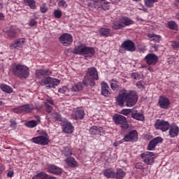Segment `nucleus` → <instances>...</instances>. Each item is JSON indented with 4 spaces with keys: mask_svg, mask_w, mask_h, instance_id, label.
<instances>
[{
    "mask_svg": "<svg viewBox=\"0 0 179 179\" xmlns=\"http://www.w3.org/2000/svg\"><path fill=\"white\" fill-rule=\"evenodd\" d=\"M116 101L120 107H124V103H126V107H134L138 102V94L135 91L122 92L116 97Z\"/></svg>",
    "mask_w": 179,
    "mask_h": 179,
    "instance_id": "1",
    "label": "nucleus"
},
{
    "mask_svg": "<svg viewBox=\"0 0 179 179\" xmlns=\"http://www.w3.org/2000/svg\"><path fill=\"white\" fill-rule=\"evenodd\" d=\"M12 72L15 76L20 79H27L30 75V69L27 66L15 64L12 68Z\"/></svg>",
    "mask_w": 179,
    "mask_h": 179,
    "instance_id": "2",
    "label": "nucleus"
},
{
    "mask_svg": "<svg viewBox=\"0 0 179 179\" xmlns=\"http://www.w3.org/2000/svg\"><path fill=\"white\" fill-rule=\"evenodd\" d=\"M94 80H99V73L96 67H90L87 69V75L84 77L83 83L85 86H89V85L94 86L96 85Z\"/></svg>",
    "mask_w": 179,
    "mask_h": 179,
    "instance_id": "3",
    "label": "nucleus"
},
{
    "mask_svg": "<svg viewBox=\"0 0 179 179\" xmlns=\"http://www.w3.org/2000/svg\"><path fill=\"white\" fill-rule=\"evenodd\" d=\"M73 54L76 55H85V57H93L96 53L94 48L78 45L74 48Z\"/></svg>",
    "mask_w": 179,
    "mask_h": 179,
    "instance_id": "4",
    "label": "nucleus"
},
{
    "mask_svg": "<svg viewBox=\"0 0 179 179\" xmlns=\"http://www.w3.org/2000/svg\"><path fill=\"white\" fill-rule=\"evenodd\" d=\"M59 80L57 78L47 77L46 78L42 79L39 83L41 86H46L47 89H51V87L55 89V87L59 85Z\"/></svg>",
    "mask_w": 179,
    "mask_h": 179,
    "instance_id": "5",
    "label": "nucleus"
},
{
    "mask_svg": "<svg viewBox=\"0 0 179 179\" xmlns=\"http://www.w3.org/2000/svg\"><path fill=\"white\" fill-rule=\"evenodd\" d=\"M113 120L115 124L121 125V128L122 129H128L129 127V124H128V122H127V117H125V116L116 114L113 116Z\"/></svg>",
    "mask_w": 179,
    "mask_h": 179,
    "instance_id": "6",
    "label": "nucleus"
},
{
    "mask_svg": "<svg viewBox=\"0 0 179 179\" xmlns=\"http://www.w3.org/2000/svg\"><path fill=\"white\" fill-rule=\"evenodd\" d=\"M143 162L148 166H152L155 163V159H156V155L151 152H145L141 155Z\"/></svg>",
    "mask_w": 179,
    "mask_h": 179,
    "instance_id": "7",
    "label": "nucleus"
},
{
    "mask_svg": "<svg viewBox=\"0 0 179 179\" xmlns=\"http://www.w3.org/2000/svg\"><path fill=\"white\" fill-rule=\"evenodd\" d=\"M155 128L162 131V132H166L170 129V122L164 120L158 119L155 122Z\"/></svg>",
    "mask_w": 179,
    "mask_h": 179,
    "instance_id": "8",
    "label": "nucleus"
},
{
    "mask_svg": "<svg viewBox=\"0 0 179 179\" xmlns=\"http://www.w3.org/2000/svg\"><path fill=\"white\" fill-rule=\"evenodd\" d=\"M59 41L65 47H68L73 43V37L70 34H63L59 36Z\"/></svg>",
    "mask_w": 179,
    "mask_h": 179,
    "instance_id": "9",
    "label": "nucleus"
},
{
    "mask_svg": "<svg viewBox=\"0 0 179 179\" xmlns=\"http://www.w3.org/2000/svg\"><path fill=\"white\" fill-rule=\"evenodd\" d=\"M122 48H124V50H125V51H129L130 52H134V51H135V50H136L135 43L131 40L125 41L121 45L120 48V52H122Z\"/></svg>",
    "mask_w": 179,
    "mask_h": 179,
    "instance_id": "10",
    "label": "nucleus"
},
{
    "mask_svg": "<svg viewBox=\"0 0 179 179\" xmlns=\"http://www.w3.org/2000/svg\"><path fill=\"white\" fill-rule=\"evenodd\" d=\"M33 143H36V145H41V146H47L50 143V138L47 136H39L37 137H34L31 139Z\"/></svg>",
    "mask_w": 179,
    "mask_h": 179,
    "instance_id": "11",
    "label": "nucleus"
},
{
    "mask_svg": "<svg viewBox=\"0 0 179 179\" xmlns=\"http://www.w3.org/2000/svg\"><path fill=\"white\" fill-rule=\"evenodd\" d=\"M123 142H137L138 141V131L132 130L126 134L122 139Z\"/></svg>",
    "mask_w": 179,
    "mask_h": 179,
    "instance_id": "12",
    "label": "nucleus"
},
{
    "mask_svg": "<svg viewBox=\"0 0 179 179\" xmlns=\"http://www.w3.org/2000/svg\"><path fill=\"white\" fill-rule=\"evenodd\" d=\"M61 126L64 134H72L75 128L72 125V123H71V122H69L66 119L63 120V121L61 122Z\"/></svg>",
    "mask_w": 179,
    "mask_h": 179,
    "instance_id": "13",
    "label": "nucleus"
},
{
    "mask_svg": "<svg viewBox=\"0 0 179 179\" xmlns=\"http://www.w3.org/2000/svg\"><path fill=\"white\" fill-rule=\"evenodd\" d=\"M148 65H156L159 62V57L153 53H149L144 58Z\"/></svg>",
    "mask_w": 179,
    "mask_h": 179,
    "instance_id": "14",
    "label": "nucleus"
},
{
    "mask_svg": "<svg viewBox=\"0 0 179 179\" xmlns=\"http://www.w3.org/2000/svg\"><path fill=\"white\" fill-rule=\"evenodd\" d=\"M85 115V110L82 108H77L72 115V118L76 120H83Z\"/></svg>",
    "mask_w": 179,
    "mask_h": 179,
    "instance_id": "15",
    "label": "nucleus"
},
{
    "mask_svg": "<svg viewBox=\"0 0 179 179\" xmlns=\"http://www.w3.org/2000/svg\"><path fill=\"white\" fill-rule=\"evenodd\" d=\"M162 142H163V139L160 136L153 138L148 143V150H155L156 146H157L159 143H162Z\"/></svg>",
    "mask_w": 179,
    "mask_h": 179,
    "instance_id": "16",
    "label": "nucleus"
},
{
    "mask_svg": "<svg viewBox=\"0 0 179 179\" xmlns=\"http://www.w3.org/2000/svg\"><path fill=\"white\" fill-rule=\"evenodd\" d=\"M158 104L160 108H163L164 110H167L170 106V99H169L166 96H160L159 98Z\"/></svg>",
    "mask_w": 179,
    "mask_h": 179,
    "instance_id": "17",
    "label": "nucleus"
},
{
    "mask_svg": "<svg viewBox=\"0 0 179 179\" xmlns=\"http://www.w3.org/2000/svg\"><path fill=\"white\" fill-rule=\"evenodd\" d=\"M24 43H26V39L24 38H18L10 43V50L17 48H22V47H23L24 45Z\"/></svg>",
    "mask_w": 179,
    "mask_h": 179,
    "instance_id": "18",
    "label": "nucleus"
},
{
    "mask_svg": "<svg viewBox=\"0 0 179 179\" xmlns=\"http://www.w3.org/2000/svg\"><path fill=\"white\" fill-rule=\"evenodd\" d=\"M48 170L49 173H51V174H55V176H61V174H62V169L55 165H49Z\"/></svg>",
    "mask_w": 179,
    "mask_h": 179,
    "instance_id": "19",
    "label": "nucleus"
},
{
    "mask_svg": "<svg viewBox=\"0 0 179 179\" xmlns=\"http://www.w3.org/2000/svg\"><path fill=\"white\" fill-rule=\"evenodd\" d=\"M52 72L48 69H38L36 70L35 76L37 79H40L41 76H50Z\"/></svg>",
    "mask_w": 179,
    "mask_h": 179,
    "instance_id": "20",
    "label": "nucleus"
},
{
    "mask_svg": "<svg viewBox=\"0 0 179 179\" xmlns=\"http://www.w3.org/2000/svg\"><path fill=\"white\" fill-rule=\"evenodd\" d=\"M101 94L102 96H104L105 97L110 96V87H108V85L106 82H102L101 84Z\"/></svg>",
    "mask_w": 179,
    "mask_h": 179,
    "instance_id": "21",
    "label": "nucleus"
},
{
    "mask_svg": "<svg viewBox=\"0 0 179 179\" xmlns=\"http://www.w3.org/2000/svg\"><path fill=\"white\" fill-rule=\"evenodd\" d=\"M131 118L137 121H145V115L138 110H133L131 112Z\"/></svg>",
    "mask_w": 179,
    "mask_h": 179,
    "instance_id": "22",
    "label": "nucleus"
},
{
    "mask_svg": "<svg viewBox=\"0 0 179 179\" xmlns=\"http://www.w3.org/2000/svg\"><path fill=\"white\" fill-rule=\"evenodd\" d=\"M179 128L177 125H172L169 127V136L170 138H176L178 136Z\"/></svg>",
    "mask_w": 179,
    "mask_h": 179,
    "instance_id": "23",
    "label": "nucleus"
},
{
    "mask_svg": "<svg viewBox=\"0 0 179 179\" xmlns=\"http://www.w3.org/2000/svg\"><path fill=\"white\" fill-rule=\"evenodd\" d=\"M99 33L101 37H111V29H110V28H100Z\"/></svg>",
    "mask_w": 179,
    "mask_h": 179,
    "instance_id": "24",
    "label": "nucleus"
},
{
    "mask_svg": "<svg viewBox=\"0 0 179 179\" xmlns=\"http://www.w3.org/2000/svg\"><path fill=\"white\" fill-rule=\"evenodd\" d=\"M6 34L8 38H16V29L13 26L8 27Z\"/></svg>",
    "mask_w": 179,
    "mask_h": 179,
    "instance_id": "25",
    "label": "nucleus"
},
{
    "mask_svg": "<svg viewBox=\"0 0 179 179\" xmlns=\"http://www.w3.org/2000/svg\"><path fill=\"white\" fill-rule=\"evenodd\" d=\"M103 176L106 178H115V172L113 169L109 168L103 171Z\"/></svg>",
    "mask_w": 179,
    "mask_h": 179,
    "instance_id": "26",
    "label": "nucleus"
},
{
    "mask_svg": "<svg viewBox=\"0 0 179 179\" xmlns=\"http://www.w3.org/2000/svg\"><path fill=\"white\" fill-rule=\"evenodd\" d=\"M0 89L2 90V92H4V93H8V94L13 93V89L6 84H1Z\"/></svg>",
    "mask_w": 179,
    "mask_h": 179,
    "instance_id": "27",
    "label": "nucleus"
},
{
    "mask_svg": "<svg viewBox=\"0 0 179 179\" xmlns=\"http://www.w3.org/2000/svg\"><path fill=\"white\" fill-rule=\"evenodd\" d=\"M70 167H78V162L73 157H69L64 160Z\"/></svg>",
    "mask_w": 179,
    "mask_h": 179,
    "instance_id": "28",
    "label": "nucleus"
},
{
    "mask_svg": "<svg viewBox=\"0 0 179 179\" xmlns=\"http://www.w3.org/2000/svg\"><path fill=\"white\" fill-rule=\"evenodd\" d=\"M148 37L151 39V41H154V43H160V40H162L160 35H156L155 34H148Z\"/></svg>",
    "mask_w": 179,
    "mask_h": 179,
    "instance_id": "29",
    "label": "nucleus"
},
{
    "mask_svg": "<svg viewBox=\"0 0 179 179\" xmlns=\"http://www.w3.org/2000/svg\"><path fill=\"white\" fill-rule=\"evenodd\" d=\"M62 155L65 156V157H68L69 156H72L73 153L72 152V149H71L69 147H64L62 150Z\"/></svg>",
    "mask_w": 179,
    "mask_h": 179,
    "instance_id": "30",
    "label": "nucleus"
},
{
    "mask_svg": "<svg viewBox=\"0 0 179 179\" xmlns=\"http://www.w3.org/2000/svg\"><path fill=\"white\" fill-rule=\"evenodd\" d=\"M125 171H124V170H122V169H118L116 171V173H115V178L117 179H123L124 177H125Z\"/></svg>",
    "mask_w": 179,
    "mask_h": 179,
    "instance_id": "31",
    "label": "nucleus"
},
{
    "mask_svg": "<svg viewBox=\"0 0 179 179\" xmlns=\"http://www.w3.org/2000/svg\"><path fill=\"white\" fill-rule=\"evenodd\" d=\"M26 6H29L30 9H36V0H24Z\"/></svg>",
    "mask_w": 179,
    "mask_h": 179,
    "instance_id": "32",
    "label": "nucleus"
},
{
    "mask_svg": "<svg viewBox=\"0 0 179 179\" xmlns=\"http://www.w3.org/2000/svg\"><path fill=\"white\" fill-rule=\"evenodd\" d=\"M22 113H31L34 110V107L30 104H25L21 106Z\"/></svg>",
    "mask_w": 179,
    "mask_h": 179,
    "instance_id": "33",
    "label": "nucleus"
},
{
    "mask_svg": "<svg viewBox=\"0 0 179 179\" xmlns=\"http://www.w3.org/2000/svg\"><path fill=\"white\" fill-rule=\"evenodd\" d=\"M83 89L82 83H77L71 87V92H80Z\"/></svg>",
    "mask_w": 179,
    "mask_h": 179,
    "instance_id": "34",
    "label": "nucleus"
},
{
    "mask_svg": "<svg viewBox=\"0 0 179 179\" xmlns=\"http://www.w3.org/2000/svg\"><path fill=\"white\" fill-rule=\"evenodd\" d=\"M101 131V127H97L96 126H93L90 129V132L91 135H98V134H100Z\"/></svg>",
    "mask_w": 179,
    "mask_h": 179,
    "instance_id": "35",
    "label": "nucleus"
},
{
    "mask_svg": "<svg viewBox=\"0 0 179 179\" xmlns=\"http://www.w3.org/2000/svg\"><path fill=\"white\" fill-rule=\"evenodd\" d=\"M51 117H53V119L56 121H59L60 122H62V121H64V119L62 120V116L61 115V114H59V113L55 112L51 114Z\"/></svg>",
    "mask_w": 179,
    "mask_h": 179,
    "instance_id": "36",
    "label": "nucleus"
},
{
    "mask_svg": "<svg viewBox=\"0 0 179 179\" xmlns=\"http://www.w3.org/2000/svg\"><path fill=\"white\" fill-rule=\"evenodd\" d=\"M34 177H36V178H41V179H48L50 176H48V174H47V173L42 171L36 174Z\"/></svg>",
    "mask_w": 179,
    "mask_h": 179,
    "instance_id": "37",
    "label": "nucleus"
},
{
    "mask_svg": "<svg viewBox=\"0 0 179 179\" xmlns=\"http://www.w3.org/2000/svg\"><path fill=\"white\" fill-rule=\"evenodd\" d=\"M168 27L171 29V30H178V25L175 21H170L168 22Z\"/></svg>",
    "mask_w": 179,
    "mask_h": 179,
    "instance_id": "38",
    "label": "nucleus"
},
{
    "mask_svg": "<svg viewBox=\"0 0 179 179\" xmlns=\"http://www.w3.org/2000/svg\"><path fill=\"white\" fill-rule=\"evenodd\" d=\"M159 0H144V3L147 8H153V6Z\"/></svg>",
    "mask_w": 179,
    "mask_h": 179,
    "instance_id": "39",
    "label": "nucleus"
},
{
    "mask_svg": "<svg viewBox=\"0 0 179 179\" xmlns=\"http://www.w3.org/2000/svg\"><path fill=\"white\" fill-rule=\"evenodd\" d=\"M24 125L28 128H34V127H37V122L36 120L28 121L24 123Z\"/></svg>",
    "mask_w": 179,
    "mask_h": 179,
    "instance_id": "40",
    "label": "nucleus"
},
{
    "mask_svg": "<svg viewBox=\"0 0 179 179\" xmlns=\"http://www.w3.org/2000/svg\"><path fill=\"white\" fill-rule=\"evenodd\" d=\"M131 78L139 80V79H143V74H139L138 72H134L131 74Z\"/></svg>",
    "mask_w": 179,
    "mask_h": 179,
    "instance_id": "41",
    "label": "nucleus"
},
{
    "mask_svg": "<svg viewBox=\"0 0 179 179\" xmlns=\"http://www.w3.org/2000/svg\"><path fill=\"white\" fill-rule=\"evenodd\" d=\"M121 23L124 25V27H125L126 26H129V24H132L133 22L132 20H131V19L125 17L123 19Z\"/></svg>",
    "mask_w": 179,
    "mask_h": 179,
    "instance_id": "42",
    "label": "nucleus"
},
{
    "mask_svg": "<svg viewBox=\"0 0 179 179\" xmlns=\"http://www.w3.org/2000/svg\"><path fill=\"white\" fill-rule=\"evenodd\" d=\"M113 29L114 30H119V29H123L124 27V24L118 23V22H114L112 26Z\"/></svg>",
    "mask_w": 179,
    "mask_h": 179,
    "instance_id": "43",
    "label": "nucleus"
},
{
    "mask_svg": "<svg viewBox=\"0 0 179 179\" xmlns=\"http://www.w3.org/2000/svg\"><path fill=\"white\" fill-rule=\"evenodd\" d=\"M40 10L41 13H47L48 11V7L47 6V3H43L40 7Z\"/></svg>",
    "mask_w": 179,
    "mask_h": 179,
    "instance_id": "44",
    "label": "nucleus"
},
{
    "mask_svg": "<svg viewBox=\"0 0 179 179\" xmlns=\"http://www.w3.org/2000/svg\"><path fill=\"white\" fill-rule=\"evenodd\" d=\"M55 17L57 19H61L62 17V11L60 10H55L54 11Z\"/></svg>",
    "mask_w": 179,
    "mask_h": 179,
    "instance_id": "45",
    "label": "nucleus"
},
{
    "mask_svg": "<svg viewBox=\"0 0 179 179\" xmlns=\"http://www.w3.org/2000/svg\"><path fill=\"white\" fill-rule=\"evenodd\" d=\"M136 86L138 87V89L143 90L145 89V82H143V80H140L136 83Z\"/></svg>",
    "mask_w": 179,
    "mask_h": 179,
    "instance_id": "46",
    "label": "nucleus"
},
{
    "mask_svg": "<svg viewBox=\"0 0 179 179\" xmlns=\"http://www.w3.org/2000/svg\"><path fill=\"white\" fill-rule=\"evenodd\" d=\"M93 2H95V3H91L89 4V7L91 8V9H94L96 8V5H97V2H101V1L103 0H92Z\"/></svg>",
    "mask_w": 179,
    "mask_h": 179,
    "instance_id": "47",
    "label": "nucleus"
},
{
    "mask_svg": "<svg viewBox=\"0 0 179 179\" xmlns=\"http://www.w3.org/2000/svg\"><path fill=\"white\" fill-rule=\"evenodd\" d=\"M58 6H59V8H66L68 5L66 4V1H65V0H60L58 2Z\"/></svg>",
    "mask_w": 179,
    "mask_h": 179,
    "instance_id": "48",
    "label": "nucleus"
},
{
    "mask_svg": "<svg viewBox=\"0 0 179 179\" xmlns=\"http://www.w3.org/2000/svg\"><path fill=\"white\" fill-rule=\"evenodd\" d=\"M171 43H172L171 47H172V48H173V50H177L179 48V42L178 41H172Z\"/></svg>",
    "mask_w": 179,
    "mask_h": 179,
    "instance_id": "49",
    "label": "nucleus"
},
{
    "mask_svg": "<svg viewBox=\"0 0 179 179\" xmlns=\"http://www.w3.org/2000/svg\"><path fill=\"white\" fill-rule=\"evenodd\" d=\"M36 24H37V21L36 20V19H31L29 20V26H30V27H34V26H36Z\"/></svg>",
    "mask_w": 179,
    "mask_h": 179,
    "instance_id": "50",
    "label": "nucleus"
},
{
    "mask_svg": "<svg viewBox=\"0 0 179 179\" xmlns=\"http://www.w3.org/2000/svg\"><path fill=\"white\" fill-rule=\"evenodd\" d=\"M132 113V110L131 109H123L122 110V114L123 115H129V114Z\"/></svg>",
    "mask_w": 179,
    "mask_h": 179,
    "instance_id": "51",
    "label": "nucleus"
},
{
    "mask_svg": "<svg viewBox=\"0 0 179 179\" xmlns=\"http://www.w3.org/2000/svg\"><path fill=\"white\" fill-rule=\"evenodd\" d=\"M13 112L15 113V114H22V113H23L22 106L14 108Z\"/></svg>",
    "mask_w": 179,
    "mask_h": 179,
    "instance_id": "52",
    "label": "nucleus"
},
{
    "mask_svg": "<svg viewBox=\"0 0 179 179\" xmlns=\"http://www.w3.org/2000/svg\"><path fill=\"white\" fill-rule=\"evenodd\" d=\"M45 107L46 108V113H51V111H52V106H50L48 103H45Z\"/></svg>",
    "mask_w": 179,
    "mask_h": 179,
    "instance_id": "53",
    "label": "nucleus"
},
{
    "mask_svg": "<svg viewBox=\"0 0 179 179\" xmlns=\"http://www.w3.org/2000/svg\"><path fill=\"white\" fill-rule=\"evenodd\" d=\"M110 87L112 90H118V84H117L116 83H111Z\"/></svg>",
    "mask_w": 179,
    "mask_h": 179,
    "instance_id": "54",
    "label": "nucleus"
},
{
    "mask_svg": "<svg viewBox=\"0 0 179 179\" xmlns=\"http://www.w3.org/2000/svg\"><path fill=\"white\" fill-rule=\"evenodd\" d=\"M135 169H138L141 170L142 169H143V164H142V162H138L135 164Z\"/></svg>",
    "mask_w": 179,
    "mask_h": 179,
    "instance_id": "55",
    "label": "nucleus"
},
{
    "mask_svg": "<svg viewBox=\"0 0 179 179\" xmlns=\"http://www.w3.org/2000/svg\"><path fill=\"white\" fill-rule=\"evenodd\" d=\"M45 103H47V104H51V106H54V101L50 98L47 99L45 101Z\"/></svg>",
    "mask_w": 179,
    "mask_h": 179,
    "instance_id": "56",
    "label": "nucleus"
},
{
    "mask_svg": "<svg viewBox=\"0 0 179 179\" xmlns=\"http://www.w3.org/2000/svg\"><path fill=\"white\" fill-rule=\"evenodd\" d=\"M10 127L11 128H13L14 129H16V121L15 120H10Z\"/></svg>",
    "mask_w": 179,
    "mask_h": 179,
    "instance_id": "57",
    "label": "nucleus"
},
{
    "mask_svg": "<svg viewBox=\"0 0 179 179\" xmlns=\"http://www.w3.org/2000/svg\"><path fill=\"white\" fill-rule=\"evenodd\" d=\"M3 19H5V15L3 13H0V20H3Z\"/></svg>",
    "mask_w": 179,
    "mask_h": 179,
    "instance_id": "58",
    "label": "nucleus"
},
{
    "mask_svg": "<svg viewBox=\"0 0 179 179\" xmlns=\"http://www.w3.org/2000/svg\"><path fill=\"white\" fill-rule=\"evenodd\" d=\"M59 93H62V94L65 93V89H64V88H59Z\"/></svg>",
    "mask_w": 179,
    "mask_h": 179,
    "instance_id": "59",
    "label": "nucleus"
},
{
    "mask_svg": "<svg viewBox=\"0 0 179 179\" xmlns=\"http://www.w3.org/2000/svg\"><path fill=\"white\" fill-rule=\"evenodd\" d=\"M7 176L8 177H13V171L8 172Z\"/></svg>",
    "mask_w": 179,
    "mask_h": 179,
    "instance_id": "60",
    "label": "nucleus"
},
{
    "mask_svg": "<svg viewBox=\"0 0 179 179\" xmlns=\"http://www.w3.org/2000/svg\"><path fill=\"white\" fill-rule=\"evenodd\" d=\"M3 171H5V167L0 166V174H2Z\"/></svg>",
    "mask_w": 179,
    "mask_h": 179,
    "instance_id": "61",
    "label": "nucleus"
},
{
    "mask_svg": "<svg viewBox=\"0 0 179 179\" xmlns=\"http://www.w3.org/2000/svg\"><path fill=\"white\" fill-rule=\"evenodd\" d=\"M112 3H118L120 2V0H110Z\"/></svg>",
    "mask_w": 179,
    "mask_h": 179,
    "instance_id": "62",
    "label": "nucleus"
},
{
    "mask_svg": "<svg viewBox=\"0 0 179 179\" xmlns=\"http://www.w3.org/2000/svg\"><path fill=\"white\" fill-rule=\"evenodd\" d=\"M148 70L150 71V72H155V69H153V68H152V67H148Z\"/></svg>",
    "mask_w": 179,
    "mask_h": 179,
    "instance_id": "63",
    "label": "nucleus"
},
{
    "mask_svg": "<svg viewBox=\"0 0 179 179\" xmlns=\"http://www.w3.org/2000/svg\"><path fill=\"white\" fill-rule=\"evenodd\" d=\"M152 47H153V48L155 49V51H157V50H159V46H157L156 45H154Z\"/></svg>",
    "mask_w": 179,
    "mask_h": 179,
    "instance_id": "64",
    "label": "nucleus"
}]
</instances>
